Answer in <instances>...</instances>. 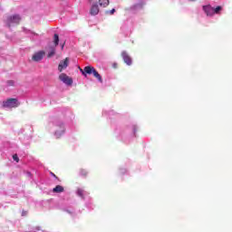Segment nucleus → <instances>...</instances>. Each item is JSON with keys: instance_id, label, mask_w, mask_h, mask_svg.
I'll return each mask as SVG.
<instances>
[{"instance_id": "f257e3e1", "label": "nucleus", "mask_w": 232, "mask_h": 232, "mask_svg": "<svg viewBox=\"0 0 232 232\" xmlns=\"http://www.w3.org/2000/svg\"><path fill=\"white\" fill-rule=\"evenodd\" d=\"M19 101L15 98L7 99L5 102H3V108H18L20 106Z\"/></svg>"}, {"instance_id": "f03ea898", "label": "nucleus", "mask_w": 232, "mask_h": 232, "mask_svg": "<svg viewBox=\"0 0 232 232\" xmlns=\"http://www.w3.org/2000/svg\"><path fill=\"white\" fill-rule=\"evenodd\" d=\"M85 72H87L88 75H92V73L93 74V76L98 79V81L100 82H102V77L101 76V74L99 73V72H97L96 69H94L93 66H85Z\"/></svg>"}, {"instance_id": "7ed1b4c3", "label": "nucleus", "mask_w": 232, "mask_h": 232, "mask_svg": "<svg viewBox=\"0 0 232 232\" xmlns=\"http://www.w3.org/2000/svg\"><path fill=\"white\" fill-rule=\"evenodd\" d=\"M21 23V16L19 14H14L7 18V26L10 28L13 24H19Z\"/></svg>"}, {"instance_id": "20e7f679", "label": "nucleus", "mask_w": 232, "mask_h": 232, "mask_svg": "<svg viewBox=\"0 0 232 232\" xmlns=\"http://www.w3.org/2000/svg\"><path fill=\"white\" fill-rule=\"evenodd\" d=\"M59 79L60 81H62V82L67 84V86H72V84H73V80L70 78L68 75H66V73H61L59 75Z\"/></svg>"}, {"instance_id": "39448f33", "label": "nucleus", "mask_w": 232, "mask_h": 232, "mask_svg": "<svg viewBox=\"0 0 232 232\" xmlns=\"http://www.w3.org/2000/svg\"><path fill=\"white\" fill-rule=\"evenodd\" d=\"M70 65V58H65L62 60L58 65V71L63 72V70H66Z\"/></svg>"}, {"instance_id": "423d86ee", "label": "nucleus", "mask_w": 232, "mask_h": 232, "mask_svg": "<svg viewBox=\"0 0 232 232\" xmlns=\"http://www.w3.org/2000/svg\"><path fill=\"white\" fill-rule=\"evenodd\" d=\"M44 51H40L38 53H35L32 59L33 61H34L35 63H39V61H43V57H44Z\"/></svg>"}, {"instance_id": "0eeeda50", "label": "nucleus", "mask_w": 232, "mask_h": 232, "mask_svg": "<svg viewBox=\"0 0 232 232\" xmlns=\"http://www.w3.org/2000/svg\"><path fill=\"white\" fill-rule=\"evenodd\" d=\"M121 57L124 63L128 64V66H131V57L130 56V54H128L126 51L121 52Z\"/></svg>"}, {"instance_id": "6e6552de", "label": "nucleus", "mask_w": 232, "mask_h": 232, "mask_svg": "<svg viewBox=\"0 0 232 232\" xmlns=\"http://www.w3.org/2000/svg\"><path fill=\"white\" fill-rule=\"evenodd\" d=\"M203 10H204L205 14H207V15H208L210 17L215 15L214 14V8L211 7V5H204Z\"/></svg>"}, {"instance_id": "1a4fd4ad", "label": "nucleus", "mask_w": 232, "mask_h": 232, "mask_svg": "<svg viewBox=\"0 0 232 232\" xmlns=\"http://www.w3.org/2000/svg\"><path fill=\"white\" fill-rule=\"evenodd\" d=\"M90 14L91 15H97L99 14V5L97 4L92 5Z\"/></svg>"}, {"instance_id": "9d476101", "label": "nucleus", "mask_w": 232, "mask_h": 232, "mask_svg": "<svg viewBox=\"0 0 232 232\" xmlns=\"http://www.w3.org/2000/svg\"><path fill=\"white\" fill-rule=\"evenodd\" d=\"M64 191V188L61 185H57L54 188H53V193H63Z\"/></svg>"}, {"instance_id": "9b49d317", "label": "nucleus", "mask_w": 232, "mask_h": 232, "mask_svg": "<svg viewBox=\"0 0 232 232\" xmlns=\"http://www.w3.org/2000/svg\"><path fill=\"white\" fill-rule=\"evenodd\" d=\"M79 175L80 177H83V179H86V177H88V170H86V169H80Z\"/></svg>"}, {"instance_id": "f8f14e48", "label": "nucleus", "mask_w": 232, "mask_h": 232, "mask_svg": "<svg viewBox=\"0 0 232 232\" xmlns=\"http://www.w3.org/2000/svg\"><path fill=\"white\" fill-rule=\"evenodd\" d=\"M100 6L106 8L110 5V0H99Z\"/></svg>"}, {"instance_id": "ddd939ff", "label": "nucleus", "mask_w": 232, "mask_h": 232, "mask_svg": "<svg viewBox=\"0 0 232 232\" xmlns=\"http://www.w3.org/2000/svg\"><path fill=\"white\" fill-rule=\"evenodd\" d=\"M53 43L55 46H59V34H54Z\"/></svg>"}, {"instance_id": "4468645a", "label": "nucleus", "mask_w": 232, "mask_h": 232, "mask_svg": "<svg viewBox=\"0 0 232 232\" xmlns=\"http://www.w3.org/2000/svg\"><path fill=\"white\" fill-rule=\"evenodd\" d=\"M55 55V48H52L49 53L47 54V57L50 59L51 57H53Z\"/></svg>"}, {"instance_id": "2eb2a0df", "label": "nucleus", "mask_w": 232, "mask_h": 232, "mask_svg": "<svg viewBox=\"0 0 232 232\" xmlns=\"http://www.w3.org/2000/svg\"><path fill=\"white\" fill-rule=\"evenodd\" d=\"M77 195H78V197H82V198L84 197V190L82 188H78Z\"/></svg>"}, {"instance_id": "dca6fc26", "label": "nucleus", "mask_w": 232, "mask_h": 232, "mask_svg": "<svg viewBox=\"0 0 232 232\" xmlns=\"http://www.w3.org/2000/svg\"><path fill=\"white\" fill-rule=\"evenodd\" d=\"M221 10H222L221 5L217 6L216 8H214V14H220Z\"/></svg>"}, {"instance_id": "f3484780", "label": "nucleus", "mask_w": 232, "mask_h": 232, "mask_svg": "<svg viewBox=\"0 0 232 232\" xmlns=\"http://www.w3.org/2000/svg\"><path fill=\"white\" fill-rule=\"evenodd\" d=\"M85 70H86V67H84L83 69H81V68H80L81 73H82V74L86 77V75L88 74V72H86Z\"/></svg>"}, {"instance_id": "a211bd4d", "label": "nucleus", "mask_w": 232, "mask_h": 232, "mask_svg": "<svg viewBox=\"0 0 232 232\" xmlns=\"http://www.w3.org/2000/svg\"><path fill=\"white\" fill-rule=\"evenodd\" d=\"M13 160H14L15 162H19V156H17V154H14V155H13Z\"/></svg>"}, {"instance_id": "6ab92c4d", "label": "nucleus", "mask_w": 232, "mask_h": 232, "mask_svg": "<svg viewBox=\"0 0 232 232\" xmlns=\"http://www.w3.org/2000/svg\"><path fill=\"white\" fill-rule=\"evenodd\" d=\"M106 14H110L111 15H113V14H115V9H111V11H106Z\"/></svg>"}, {"instance_id": "aec40b11", "label": "nucleus", "mask_w": 232, "mask_h": 232, "mask_svg": "<svg viewBox=\"0 0 232 232\" xmlns=\"http://www.w3.org/2000/svg\"><path fill=\"white\" fill-rule=\"evenodd\" d=\"M14 82L12 80L7 82V86H14Z\"/></svg>"}, {"instance_id": "412c9836", "label": "nucleus", "mask_w": 232, "mask_h": 232, "mask_svg": "<svg viewBox=\"0 0 232 232\" xmlns=\"http://www.w3.org/2000/svg\"><path fill=\"white\" fill-rule=\"evenodd\" d=\"M117 66H118V64L115 63L112 64V68H117Z\"/></svg>"}, {"instance_id": "4be33fe9", "label": "nucleus", "mask_w": 232, "mask_h": 232, "mask_svg": "<svg viewBox=\"0 0 232 232\" xmlns=\"http://www.w3.org/2000/svg\"><path fill=\"white\" fill-rule=\"evenodd\" d=\"M51 175H53V177H54V179H57V176L53 172H51Z\"/></svg>"}, {"instance_id": "5701e85b", "label": "nucleus", "mask_w": 232, "mask_h": 232, "mask_svg": "<svg viewBox=\"0 0 232 232\" xmlns=\"http://www.w3.org/2000/svg\"><path fill=\"white\" fill-rule=\"evenodd\" d=\"M55 135L57 136V138H59V132H55Z\"/></svg>"}, {"instance_id": "b1692460", "label": "nucleus", "mask_w": 232, "mask_h": 232, "mask_svg": "<svg viewBox=\"0 0 232 232\" xmlns=\"http://www.w3.org/2000/svg\"><path fill=\"white\" fill-rule=\"evenodd\" d=\"M63 48H64V44L62 45V50H63Z\"/></svg>"}, {"instance_id": "393cba45", "label": "nucleus", "mask_w": 232, "mask_h": 232, "mask_svg": "<svg viewBox=\"0 0 232 232\" xmlns=\"http://www.w3.org/2000/svg\"><path fill=\"white\" fill-rule=\"evenodd\" d=\"M190 1H195V0H190Z\"/></svg>"}]
</instances>
